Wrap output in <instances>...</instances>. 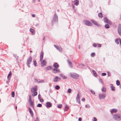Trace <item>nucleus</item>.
<instances>
[{
    "label": "nucleus",
    "instance_id": "9",
    "mask_svg": "<svg viewBox=\"0 0 121 121\" xmlns=\"http://www.w3.org/2000/svg\"><path fill=\"white\" fill-rule=\"evenodd\" d=\"M91 21L94 25L96 26L99 27L101 26V25L99 24H98L97 22L95 21L92 20H91Z\"/></svg>",
    "mask_w": 121,
    "mask_h": 121
},
{
    "label": "nucleus",
    "instance_id": "16",
    "mask_svg": "<svg viewBox=\"0 0 121 121\" xmlns=\"http://www.w3.org/2000/svg\"><path fill=\"white\" fill-rule=\"evenodd\" d=\"M53 66L54 67L55 69H57L59 67V65L57 63L55 62L53 65Z\"/></svg>",
    "mask_w": 121,
    "mask_h": 121
},
{
    "label": "nucleus",
    "instance_id": "46",
    "mask_svg": "<svg viewBox=\"0 0 121 121\" xmlns=\"http://www.w3.org/2000/svg\"><path fill=\"white\" fill-rule=\"evenodd\" d=\"M95 55V54L94 53H92L91 54V56L92 57H94Z\"/></svg>",
    "mask_w": 121,
    "mask_h": 121
},
{
    "label": "nucleus",
    "instance_id": "1",
    "mask_svg": "<svg viewBox=\"0 0 121 121\" xmlns=\"http://www.w3.org/2000/svg\"><path fill=\"white\" fill-rule=\"evenodd\" d=\"M58 17L57 15L56 12H55L54 14V16H53V19L52 21V25H53L55 22H57L58 21Z\"/></svg>",
    "mask_w": 121,
    "mask_h": 121
},
{
    "label": "nucleus",
    "instance_id": "40",
    "mask_svg": "<svg viewBox=\"0 0 121 121\" xmlns=\"http://www.w3.org/2000/svg\"><path fill=\"white\" fill-rule=\"evenodd\" d=\"M62 105L61 104H60L58 105L57 106V107L58 108H60L62 107Z\"/></svg>",
    "mask_w": 121,
    "mask_h": 121
},
{
    "label": "nucleus",
    "instance_id": "4",
    "mask_svg": "<svg viewBox=\"0 0 121 121\" xmlns=\"http://www.w3.org/2000/svg\"><path fill=\"white\" fill-rule=\"evenodd\" d=\"M69 75L70 77L76 79H77L79 77V75L75 73H74L72 74L71 73H69Z\"/></svg>",
    "mask_w": 121,
    "mask_h": 121
},
{
    "label": "nucleus",
    "instance_id": "41",
    "mask_svg": "<svg viewBox=\"0 0 121 121\" xmlns=\"http://www.w3.org/2000/svg\"><path fill=\"white\" fill-rule=\"evenodd\" d=\"M106 89L105 88L103 87L102 90V92H104L106 91Z\"/></svg>",
    "mask_w": 121,
    "mask_h": 121
},
{
    "label": "nucleus",
    "instance_id": "37",
    "mask_svg": "<svg viewBox=\"0 0 121 121\" xmlns=\"http://www.w3.org/2000/svg\"><path fill=\"white\" fill-rule=\"evenodd\" d=\"M7 79L8 80L6 81V83H7V84H9V83L10 82V78H7Z\"/></svg>",
    "mask_w": 121,
    "mask_h": 121
},
{
    "label": "nucleus",
    "instance_id": "13",
    "mask_svg": "<svg viewBox=\"0 0 121 121\" xmlns=\"http://www.w3.org/2000/svg\"><path fill=\"white\" fill-rule=\"evenodd\" d=\"M44 53L43 51H41L40 54V61H41L43 59Z\"/></svg>",
    "mask_w": 121,
    "mask_h": 121
},
{
    "label": "nucleus",
    "instance_id": "26",
    "mask_svg": "<svg viewBox=\"0 0 121 121\" xmlns=\"http://www.w3.org/2000/svg\"><path fill=\"white\" fill-rule=\"evenodd\" d=\"M29 103L31 106L33 107V108L34 109V104L33 102H32L31 101V102H29Z\"/></svg>",
    "mask_w": 121,
    "mask_h": 121
},
{
    "label": "nucleus",
    "instance_id": "29",
    "mask_svg": "<svg viewBox=\"0 0 121 121\" xmlns=\"http://www.w3.org/2000/svg\"><path fill=\"white\" fill-rule=\"evenodd\" d=\"M92 72L93 73L94 76L95 77H96L97 76V73L95 72V70H92Z\"/></svg>",
    "mask_w": 121,
    "mask_h": 121
},
{
    "label": "nucleus",
    "instance_id": "25",
    "mask_svg": "<svg viewBox=\"0 0 121 121\" xmlns=\"http://www.w3.org/2000/svg\"><path fill=\"white\" fill-rule=\"evenodd\" d=\"M11 75L12 72L10 71L8 75L7 78H10V79L12 76Z\"/></svg>",
    "mask_w": 121,
    "mask_h": 121
},
{
    "label": "nucleus",
    "instance_id": "28",
    "mask_svg": "<svg viewBox=\"0 0 121 121\" xmlns=\"http://www.w3.org/2000/svg\"><path fill=\"white\" fill-rule=\"evenodd\" d=\"M98 16L99 17L101 18H102L103 17V16L102 13L100 12L98 14Z\"/></svg>",
    "mask_w": 121,
    "mask_h": 121
},
{
    "label": "nucleus",
    "instance_id": "60",
    "mask_svg": "<svg viewBox=\"0 0 121 121\" xmlns=\"http://www.w3.org/2000/svg\"><path fill=\"white\" fill-rule=\"evenodd\" d=\"M34 121H39L38 118V117L36 118L35 120Z\"/></svg>",
    "mask_w": 121,
    "mask_h": 121
},
{
    "label": "nucleus",
    "instance_id": "3",
    "mask_svg": "<svg viewBox=\"0 0 121 121\" xmlns=\"http://www.w3.org/2000/svg\"><path fill=\"white\" fill-rule=\"evenodd\" d=\"M32 60V57L30 56L27 59L26 64L27 66L29 67H30V64H31Z\"/></svg>",
    "mask_w": 121,
    "mask_h": 121
},
{
    "label": "nucleus",
    "instance_id": "51",
    "mask_svg": "<svg viewBox=\"0 0 121 121\" xmlns=\"http://www.w3.org/2000/svg\"><path fill=\"white\" fill-rule=\"evenodd\" d=\"M97 119L95 117H94V120L93 121H97Z\"/></svg>",
    "mask_w": 121,
    "mask_h": 121
},
{
    "label": "nucleus",
    "instance_id": "35",
    "mask_svg": "<svg viewBox=\"0 0 121 121\" xmlns=\"http://www.w3.org/2000/svg\"><path fill=\"white\" fill-rule=\"evenodd\" d=\"M105 28L106 29H108L109 28V26L108 24H105Z\"/></svg>",
    "mask_w": 121,
    "mask_h": 121
},
{
    "label": "nucleus",
    "instance_id": "52",
    "mask_svg": "<svg viewBox=\"0 0 121 121\" xmlns=\"http://www.w3.org/2000/svg\"><path fill=\"white\" fill-rule=\"evenodd\" d=\"M93 46L94 47H97L96 44L95 43H94L93 44Z\"/></svg>",
    "mask_w": 121,
    "mask_h": 121
},
{
    "label": "nucleus",
    "instance_id": "24",
    "mask_svg": "<svg viewBox=\"0 0 121 121\" xmlns=\"http://www.w3.org/2000/svg\"><path fill=\"white\" fill-rule=\"evenodd\" d=\"M44 81L43 80H42L41 81H38V80L36 79H35V82H36L37 83H39L40 82H43Z\"/></svg>",
    "mask_w": 121,
    "mask_h": 121
},
{
    "label": "nucleus",
    "instance_id": "10",
    "mask_svg": "<svg viewBox=\"0 0 121 121\" xmlns=\"http://www.w3.org/2000/svg\"><path fill=\"white\" fill-rule=\"evenodd\" d=\"M47 61L46 60L44 59L41 61V63L42 64V66L45 65L47 64Z\"/></svg>",
    "mask_w": 121,
    "mask_h": 121
},
{
    "label": "nucleus",
    "instance_id": "54",
    "mask_svg": "<svg viewBox=\"0 0 121 121\" xmlns=\"http://www.w3.org/2000/svg\"><path fill=\"white\" fill-rule=\"evenodd\" d=\"M99 82H101L102 83H103V81H102V79L100 78L99 79Z\"/></svg>",
    "mask_w": 121,
    "mask_h": 121
},
{
    "label": "nucleus",
    "instance_id": "57",
    "mask_svg": "<svg viewBox=\"0 0 121 121\" xmlns=\"http://www.w3.org/2000/svg\"><path fill=\"white\" fill-rule=\"evenodd\" d=\"M38 98L39 99H40V98L41 97V95L40 94H39L38 95Z\"/></svg>",
    "mask_w": 121,
    "mask_h": 121
},
{
    "label": "nucleus",
    "instance_id": "59",
    "mask_svg": "<svg viewBox=\"0 0 121 121\" xmlns=\"http://www.w3.org/2000/svg\"><path fill=\"white\" fill-rule=\"evenodd\" d=\"M85 99L84 98H82L81 99L82 101H85Z\"/></svg>",
    "mask_w": 121,
    "mask_h": 121
},
{
    "label": "nucleus",
    "instance_id": "14",
    "mask_svg": "<svg viewBox=\"0 0 121 121\" xmlns=\"http://www.w3.org/2000/svg\"><path fill=\"white\" fill-rule=\"evenodd\" d=\"M79 96L78 93L77 94V97H76V100L77 102L79 104H80V99H79Z\"/></svg>",
    "mask_w": 121,
    "mask_h": 121
},
{
    "label": "nucleus",
    "instance_id": "58",
    "mask_svg": "<svg viewBox=\"0 0 121 121\" xmlns=\"http://www.w3.org/2000/svg\"><path fill=\"white\" fill-rule=\"evenodd\" d=\"M82 120V118L81 117H79L78 118V121H81Z\"/></svg>",
    "mask_w": 121,
    "mask_h": 121
},
{
    "label": "nucleus",
    "instance_id": "11",
    "mask_svg": "<svg viewBox=\"0 0 121 121\" xmlns=\"http://www.w3.org/2000/svg\"><path fill=\"white\" fill-rule=\"evenodd\" d=\"M37 87L36 86H35L34 87L31 88V91L32 92H34L36 91L37 90Z\"/></svg>",
    "mask_w": 121,
    "mask_h": 121
},
{
    "label": "nucleus",
    "instance_id": "27",
    "mask_svg": "<svg viewBox=\"0 0 121 121\" xmlns=\"http://www.w3.org/2000/svg\"><path fill=\"white\" fill-rule=\"evenodd\" d=\"M113 86V85L112 84H111V86L110 87L111 88V89L112 91H114L115 90V87Z\"/></svg>",
    "mask_w": 121,
    "mask_h": 121
},
{
    "label": "nucleus",
    "instance_id": "19",
    "mask_svg": "<svg viewBox=\"0 0 121 121\" xmlns=\"http://www.w3.org/2000/svg\"><path fill=\"white\" fill-rule=\"evenodd\" d=\"M67 61L68 63V64L69 65V67H70L71 68H72L73 67L72 64L71 62L69 60H67Z\"/></svg>",
    "mask_w": 121,
    "mask_h": 121
},
{
    "label": "nucleus",
    "instance_id": "50",
    "mask_svg": "<svg viewBox=\"0 0 121 121\" xmlns=\"http://www.w3.org/2000/svg\"><path fill=\"white\" fill-rule=\"evenodd\" d=\"M72 91L71 89H69L68 90V92L69 93H70Z\"/></svg>",
    "mask_w": 121,
    "mask_h": 121
},
{
    "label": "nucleus",
    "instance_id": "43",
    "mask_svg": "<svg viewBox=\"0 0 121 121\" xmlns=\"http://www.w3.org/2000/svg\"><path fill=\"white\" fill-rule=\"evenodd\" d=\"M116 84L117 86H118L120 84V82L119 81L117 80L116 81Z\"/></svg>",
    "mask_w": 121,
    "mask_h": 121
},
{
    "label": "nucleus",
    "instance_id": "23",
    "mask_svg": "<svg viewBox=\"0 0 121 121\" xmlns=\"http://www.w3.org/2000/svg\"><path fill=\"white\" fill-rule=\"evenodd\" d=\"M52 69V66H49L45 68V69L46 70H50Z\"/></svg>",
    "mask_w": 121,
    "mask_h": 121
},
{
    "label": "nucleus",
    "instance_id": "32",
    "mask_svg": "<svg viewBox=\"0 0 121 121\" xmlns=\"http://www.w3.org/2000/svg\"><path fill=\"white\" fill-rule=\"evenodd\" d=\"M33 64L35 66H37V62L36 60H34L33 61Z\"/></svg>",
    "mask_w": 121,
    "mask_h": 121
},
{
    "label": "nucleus",
    "instance_id": "15",
    "mask_svg": "<svg viewBox=\"0 0 121 121\" xmlns=\"http://www.w3.org/2000/svg\"><path fill=\"white\" fill-rule=\"evenodd\" d=\"M54 46L59 51L61 52L62 51V48L60 47H59L56 46V45H54Z\"/></svg>",
    "mask_w": 121,
    "mask_h": 121
},
{
    "label": "nucleus",
    "instance_id": "22",
    "mask_svg": "<svg viewBox=\"0 0 121 121\" xmlns=\"http://www.w3.org/2000/svg\"><path fill=\"white\" fill-rule=\"evenodd\" d=\"M117 111V109H113L110 112L111 114H112L116 112Z\"/></svg>",
    "mask_w": 121,
    "mask_h": 121
},
{
    "label": "nucleus",
    "instance_id": "45",
    "mask_svg": "<svg viewBox=\"0 0 121 121\" xmlns=\"http://www.w3.org/2000/svg\"><path fill=\"white\" fill-rule=\"evenodd\" d=\"M108 76V77H110L111 76V74L110 73L109 71H107Z\"/></svg>",
    "mask_w": 121,
    "mask_h": 121
},
{
    "label": "nucleus",
    "instance_id": "42",
    "mask_svg": "<svg viewBox=\"0 0 121 121\" xmlns=\"http://www.w3.org/2000/svg\"><path fill=\"white\" fill-rule=\"evenodd\" d=\"M85 107L86 108H89L90 107V106L89 104H86L85 106Z\"/></svg>",
    "mask_w": 121,
    "mask_h": 121
},
{
    "label": "nucleus",
    "instance_id": "56",
    "mask_svg": "<svg viewBox=\"0 0 121 121\" xmlns=\"http://www.w3.org/2000/svg\"><path fill=\"white\" fill-rule=\"evenodd\" d=\"M108 23H109L111 25L112 24V22L110 21H108Z\"/></svg>",
    "mask_w": 121,
    "mask_h": 121
},
{
    "label": "nucleus",
    "instance_id": "63",
    "mask_svg": "<svg viewBox=\"0 0 121 121\" xmlns=\"http://www.w3.org/2000/svg\"><path fill=\"white\" fill-rule=\"evenodd\" d=\"M45 37L44 36V37H43V41L44 42L45 41H44V40H45Z\"/></svg>",
    "mask_w": 121,
    "mask_h": 121
},
{
    "label": "nucleus",
    "instance_id": "2",
    "mask_svg": "<svg viewBox=\"0 0 121 121\" xmlns=\"http://www.w3.org/2000/svg\"><path fill=\"white\" fill-rule=\"evenodd\" d=\"M113 118L116 121L121 120V114H114L113 115Z\"/></svg>",
    "mask_w": 121,
    "mask_h": 121
},
{
    "label": "nucleus",
    "instance_id": "64",
    "mask_svg": "<svg viewBox=\"0 0 121 121\" xmlns=\"http://www.w3.org/2000/svg\"><path fill=\"white\" fill-rule=\"evenodd\" d=\"M60 77H62L63 76V75L62 74H60Z\"/></svg>",
    "mask_w": 121,
    "mask_h": 121
},
{
    "label": "nucleus",
    "instance_id": "6",
    "mask_svg": "<svg viewBox=\"0 0 121 121\" xmlns=\"http://www.w3.org/2000/svg\"><path fill=\"white\" fill-rule=\"evenodd\" d=\"M99 95L100 99H104L106 96L105 94L104 93L99 94Z\"/></svg>",
    "mask_w": 121,
    "mask_h": 121
},
{
    "label": "nucleus",
    "instance_id": "30",
    "mask_svg": "<svg viewBox=\"0 0 121 121\" xmlns=\"http://www.w3.org/2000/svg\"><path fill=\"white\" fill-rule=\"evenodd\" d=\"M34 94H32V95L33 96H35L37 94V91L34 92H32Z\"/></svg>",
    "mask_w": 121,
    "mask_h": 121
},
{
    "label": "nucleus",
    "instance_id": "39",
    "mask_svg": "<svg viewBox=\"0 0 121 121\" xmlns=\"http://www.w3.org/2000/svg\"><path fill=\"white\" fill-rule=\"evenodd\" d=\"M15 96V93L14 91H13L12 93L11 96L12 97H14Z\"/></svg>",
    "mask_w": 121,
    "mask_h": 121
},
{
    "label": "nucleus",
    "instance_id": "36",
    "mask_svg": "<svg viewBox=\"0 0 121 121\" xmlns=\"http://www.w3.org/2000/svg\"><path fill=\"white\" fill-rule=\"evenodd\" d=\"M30 31L32 33H33V34H34L35 33H34V30L32 29H30Z\"/></svg>",
    "mask_w": 121,
    "mask_h": 121
},
{
    "label": "nucleus",
    "instance_id": "20",
    "mask_svg": "<svg viewBox=\"0 0 121 121\" xmlns=\"http://www.w3.org/2000/svg\"><path fill=\"white\" fill-rule=\"evenodd\" d=\"M109 21L108 19L106 17H105L104 18V22L105 23H108V22Z\"/></svg>",
    "mask_w": 121,
    "mask_h": 121
},
{
    "label": "nucleus",
    "instance_id": "55",
    "mask_svg": "<svg viewBox=\"0 0 121 121\" xmlns=\"http://www.w3.org/2000/svg\"><path fill=\"white\" fill-rule=\"evenodd\" d=\"M97 46L98 47H100L101 46V45L100 44H98Z\"/></svg>",
    "mask_w": 121,
    "mask_h": 121
},
{
    "label": "nucleus",
    "instance_id": "33",
    "mask_svg": "<svg viewBox=\"0 0 121 121\" xmlns=\"http://www.w3.org/2000/svg\"><path fill=\"white\" fill-rule=\"evenodd\" d=\"M118 40L119 39L117 38L115 39V42L117 44H119Z\"/></svg>",
    "mask_w": 121,
    "mask_h": 121
},
{
    "label": "nucleus",
    "instance_id": "61",
    "mask_svg": "<svg viewBox=\"0 0 121 121\" xmlns=\"http://www.w3.org/2000/svg\"><path fill=\"white\" fill-rule=\"evenodd\" d=\"M32 16L33 17H35V15L34 14H33L32 15Z\"/></svg>",
    "mask_w": 121,
    "mask_h": 121
},
{
    "label": "nucleus",
    "instance_id": "17",
    "mask_svg": "<svg viewBox=\"0 0 121 121\" xmlns=\"http://www.w3.org/2000/svg\"><path fill=\"white\" fill-rule=\"evenodd\" d=\"M60 78L58 77L57 76H56L54 78L53 81L54 82H56L58 81V80H60Z\"/></svg>",
    "mask_w": 121,
    "mask_h": 121
},
{
    "label": "nucleus",
    "instance_id": "62",
    "mask_svg": "<svg viewBox=\"0 0 121 121\" xmlns=\"http://www.w3.org/2000/svg\"><path fill=\"white\" fill-rule=\"evenodd\" d=\"M67 78L65 76H64L63 77V78L64 79H65L66 78Z\"/></svg>",
    "mask_w": 121,
    "mask_h": 121
},
{
    "label": "nucleus",
    "instance_id": "31",
    "mask_svg": "<svg viewBox=\"0 0 121 121\" xmlns=\"http://www.w3.org/2000/svg\"><path fill=\"white\" fill-rule=\"evenodd\" d=\"M31 95H30L29 96V102H31Z\"/></svg>",
    "mask_w": 121,
    "mask_h": 121
},
{
    "label": "nucleus",
    "instance_id": "48",
    "mask_svg": "<svg viewBox=\"0 0 121 121\" xmlns=\"http://www.w3.org/2000/svg\"><path fill=\"white\" fill-rule=\"evenodd\" d=\"M72 7H73V10H74V11L75 12H76V10L75 9V6H74V5L73 4L72 5Z\"/></svg>",
    "mask_w": 121,
    "mask_h": 121
},
{
    "label": "nucleus",
    "instance_id": "47",
    "mask_svg": "<svg viewBox=\"0 0 121 121\" xmlns=\"http://www.w3.org/2000/svg\"><path fill=\"white\" fill-rule=\"evenodd\" d=\"M90 91L92 94H95V92L93 90H91Z\"/></svg>",
    "mask_w": 121,
    "mask_h": 121
},
{
    "label": "nucleus",
    "instance_id": "18",
    "mask_svg": "<svg viewBox=\"0 0 121 121\" xmlns=\"http://www.w3.org/2000/svg\"><path fill=\"white\" fill-rule=\"evenodd\" d=\"M28 110L30 113L31 114V116L32 117H33V111L31 109L30 107L28 108Z\"/></svg>",
    "mask_w": 121,
    "mask_h": 121
},
{
    "label": "nucleus",
    "instance_id": "5",
    "mask_svg": "<svg viewBox=\"0 0 121 121\" xmlns=\"http://www.w3.org/2000/svg\"><path fill=\"white\" fill-rule=\"evenodd\" d=\"M85 25L87 26H91L92 25V23L90 21L85 20L83 21Z\"/></svg>",
    "mask_w": 121,
    "mask_h": 121
},
{
    "label": "nucleus",
    "instance_id": "53",
    "mask_svg": "<svg viewBox=\"0 0 121 121\" xmlns=\"http://www.w3.org/2000/svg\"><path fill=\"white\" fill-rule=\"evenodd\" d=\"M39 99V100L41 102H43L44 101L42 99Z\"/></svg>",
    "mask_w": 121,
    "mask_h": 121
},
{
    "label": "nucleus",
    "instance_id": "7",
    "mask_svg": "<svg viewBox=\"0 0 121 121\" xmlns=\"http://www.w3.org/2000/svg\"><path fill=\"white\" fill-rule=\"evenodd\" d=\"M117 32L119 35L121 36V24H119L117 28Z\"/></svg>",
    "mask_w": 121,
    "mask_h": 121
},
{
    "label": "nucleus",
    "instance_id": "8",
    "mask_svg": "<svg viewBox=\"0 0 121 121\" xmlns=\"http://www.w3.org/2000/svg\"><path fill=\"white\" fill-rule=\"evenodd\" d=\"M52 71L54 73H59L60 72V70L59 69H55L53 68L52 70Z\"/></svg>",
    "mask_w": 121,
    "mask_h": 121
},
{
    "label": "nucleus",
    "instance_id": "12",
    "mask_svg": "<svg viewBox=\"0 0 121 121\" xmlns=\"http://www.w3.org/2000/svg\"><path fill=\"white\" fill-rule=\"evenodd\" d=\"M52 104L50 102H47L46 103V106L47 108H50L52 106Z\"/></svg>",
    "mask_w": 121,
    "mask_h": 121
},
{
    "label": "nucleus",
    "instance_id": "21",
    "mask_svg": "<svg viewBox=\"0 0 121 121\" xmlns=\"http://www.w3.org/2000/svg\"><path fill=\"white\" fill-rule=\"evenodd\" d=\"M74 4L75 5L78 6V5L79 1L78 0H75L74 1Z\"/></svg>",
    "mask_w": 121,
    "mask_h": 121
},
{
    "label": "nucleus",
    "instance_id": "44",
    "mask_svg": "<svg viewBox=\"0 0 121 121\" xmlns=\"http://www.w3.org/2000/svg\"><path fill=\"white\" fill-rule=\"evenodd\" d=\"M42 105L41 104H39L37 105V107H42Z\"/></svg>",
    "mask_w": 121,
    "mask_h": 121
},
{
    "label": "nucleus",
    "instance_id": "38",
    "mask_svg": "<svg viewBox=\"0 0 121 121\" xmlns=\"http://www.w3.org/2000/svg\"><path fill=\"white\" fill-rule=\"evenodd\" d=\"M55 88L56 90H58L60 88V87L58 85H56L55 86Z\"/></svg>",
    "mask_w": 121,
    "mask_h": 121
},
{
    "label": "nucleus",
    "instance_id": "34",
    "mask_svg": "<svg viewBox=\"0 0 121 121\" xmlns=\"http://www.w3.org/2000/svg\"><path fill=\"white\" fill-rule=\"evenodd\" d=\"M65 108L64 109V110L65 111H66L67 110H68L69 109V108L66 105L65 106Z\"/></svg>",
    "mask_w": 121,
    "mask_h": 121
},
{
    "label": "nucleus",
    "instance_id": "49",
    "mask_svg": "<svg viewBox=\"0 0 121 121\" xmlns=\"http://www.w3.org/2000/svg\"><path fill=\"white\" fill-rule=\"evenodd\" d=\"M101 75L102 76H105L106 75V73H101Z\"/></svg>",
    "mask_w": 121,
    "mask_h": 121
}]
</instances>
